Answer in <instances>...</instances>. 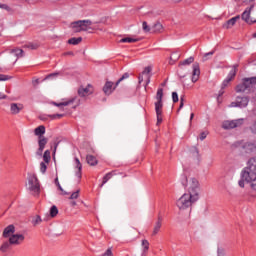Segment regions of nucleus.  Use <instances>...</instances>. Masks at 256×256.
Listing matches in <instances>:
<instances>
[{"mask_svg": "<svg viewBox=\"0 0 256 256\" xmlns=\"http://www.w3.org/2000/svg\"><path fill=\"white\" fill-rule=\"evenodd\" d=\"M241 179L238 184L242 189L245 187V183L250 185L253 191H256V160L250 158L247 162V166L244 167L240 173Z\"/></svg>", "mask_w": 256, "mask_h": 256, "instance_id": "nucleus-1", "label": "nucleus"}, {"mask_svg": "<svg viewBox=\"0 0 256 256\" xmlns=\"http://www.w3.org/2000/svg\"><path fill=\"white\" fill-rule=\"evenodd\" d=\"M256 76L243 78L241 83L235 87L236 93H253L255 91Z\"/></svg>", "mask_w": 256, "mask_h": 256, "instance_id": "nucleus-2", "label": "nucleus"}, {"mask_svg": "<svg viewBox=\"0 0 256 256\" xmlns=\"http://www.w3.org/2000/svg\"><path fill=\"white\" fill-rule=\"evenodd\" d=\"M181 183L184 187H188V194L190 195H196V197L199 199V180L196 178H190L187 179V176L183 175L181 177Z\"/></svg>", "mask_w": 256, "mask_h": 256, "instance_id": "nucleus-3", "label": "nucleus"}, {"mask_svg": "<svg viewBox=\"0 0 256 256\" xmlns=\"http://www.w3.org/2000/svg\"><path fill=\"white\" fill-rule=\"evenodd\" d=\"M45 126L40 125L37 128L34 129V135L38 137V150H37V155H43V151L45 150V145L49 142V140L43 136L45 135Z\"/></svg>", "mask_w": 256, "mask_h": 256, "instance_id": "nucleus-4", "label": "nucleus"}, {"mask_svg": "<svg viewBox=\"0 0 256 256\" xmlns=\"http://www.w3.org/2000/svg\"><path fill=\"white\" fill-rule=\"evenodd\" d=\"M199 201L197 195L185 193L176 202L178 209H189L193 203Z\"/></svg>", "mask_w": 256, "mask_h": 256, "instance_id": "nucleus-5", "label": "nucleus"}, {"mask_svg": "<svg viewBox=\"0 0 256 256\" xmlns=\"http://www.w3.org/2000/svg\"><path fill=\"white\" fill-rule=\"evenodd\" d=\"M91 25H93L91 20H79L72 23V29H74L75 33H81V31H89Z\"/></svg>", "mask_w": 256, "mask_h": 256, "instance_id": "nucleus-6", "label": "nucleus"}, {"mask_svg": "<svg viewBox=\"0 0 256 256\" xmlns=\"http://www.w3.org/2000/svg\"><path fill=\"white\" fill-rule=\"evenodd\" d=\"M151 71H153V68L151 66H147L144 68L143 72L138 76L139 85H141L143 81H146L145 87H147V85L151 83Z\"/></svg>", "mask_w": 256, "mask_h": 256, "instance_id": "nucleus-7", "label": "nucleus"}, {"mask_svg": "<svg viewBox=\"0 0 256 256\" xmlns=\"http://www.w3.org/2000/svg\"><path fill=\"white\" fill-rule=\"evenodd\" d=\"M28 189L31 191L32 195H39L41 191V186L39 185V180L35 176H31L28 179Z\"/></svg>", "mask_w": 256, "mask_h": 256, "instance_id": "nucleus-8", "label": "nucleus"}, {"mask_svg": "<svg viewBox=\"0 0 256 256\" xmlns=\"http://www.w3.org/2000/svg\"><path fill=\"white\" fill-rule=\"evenodd\" d=\"M240 147H241L242 153L251 155V153H255L256 151V142L255 141L241 142Z\"/></svg>", "mask_w": 256, "mask_h": 256, "instance_id": "nucleus-9", "label": "nucleus"}, {"mask_svg": "<svg viewBox=\"0 0 256 256\" xmlns=\"http://www.w3.org/2000/svg\"><path fill=\"white\" fill-rule=\"evenodd\" d=\"M249 105V97L247 96H237L234 102H231L230 107H239L244 109Z\"/></svg>", "mask_w": 256, "mask_h": 256, "instance_id": "nucleus-10", "label": "nucleus"}, {"mask_svg": "<svg viewBox=\"0 0 256 256\" xmlns=\"http://www.w3.org/2000/svg\"><path fill=\"white\" fill-rule=\"evenodd\" d=\"M243 121L244 119L226 120L223 122L222 127L223 129H235V127H241Z\"/></svg>", "mask_w": 256, "mask_h": 256, "instance_id": "nucleus-11", "label": "nucleus"}, {"mask_svg": "<svg viewBox=\"0 0 256 256\" xmlns=\"http://www.w3.org/2000/svg\"><path fill=\"white\" fill-rule=\"evenodd\" d=\"M255 6L251 5L249 8H246V10L242 13V19L245 21V23H248V25H253V23H256V20H251V11H253V8Z\"/></svg>", "mask_w": 256, "mask_h": 256, "instance_id": "nucleus-12", "label": "nucleus"}, {"mask_svg": "<svg viewBox=\"0 0 256 256\" xmlns=\"http://www.w3.org/2000/svg\"><path fill=\"white\" fill-rule=\"evenodd\" d=\"M192 83H197L199 81V77L201 76V68L199 67V63L195 62L192 65Z\"/></svg>", "mask_w": 256, "mask_h": 256, "instance_id": "nucleus-13", "label": "nucleus"}, {"mask_svg": "<svg viewBox=\"0 0 256 256\" xmlns=\"http://www.w3.org/2000/svg\"><path fill=\"white\" fill-rule=\"evenodd\" d=\"M79 97H89V95H93V87L91 84H88L86 87H80L78 89Z\"/></svg>", "mask_w": 256, "mask_h": 256, "instance_id": "nucleus-14", "label": "nucleus"}, {"mask_svg": "<svg viewBox=\"0 0 256 256\" xmlns=\"http://www.w3.org/2000/svg\"><path fill=\"white\" fill-rule=\"evenodd\" d=\"M25 241V236L23 234H13L9 238L10 245H21Z\"/></svg>", "mask_w": 256, "mask_h": 256, "instance_id": "nucleus-15", "label": "nucleus"}, {"mask_svg": "<svg viewBox=\"0 0 256 256\" xmlns=\"http://www.w3.org/2000/svg\"><path fill=\"white\" fill-rule=\"evenodd\" d=\"M24 106L21 103H11L10 104V113L11 115H19L23 111Z\"/></svg>", "mask_w": 256, "mask_h": 256, "instance_id": "nucleus-16", "label": "nucleus"}, {"mask_svg": "<svg viewBox=\"0 0 256 256\" xmlns=\"http://www.w3.org/2000/svg\"><path fill=\"white\" fill-rule=\"evenodd\" d=\"M115 89H117V86L111 81H107L103 87L105 95H111Z\"/></svg>", "mask_w": 256, "mask_h": 256, "instance_id": "nucleus-17", "label": "nucleus"}, {"mask_svg": "<svg viewBox=\"0 0 256 256\" xmlns=\"http://www.w3.org/2000/svg\"><path fill=\"white\" fill-rule=\"evenodd\" d=\"M65 117V114H44L42 116H40V120L41 121H47L48 119H50L51 121H55L56 119H61Z\"/></svg>", "mask_w": 256, "mask_h": 256, "instance_id": "nucleus-18", "label": "nucleus"}, {"mask_svg": "<svg viewBox=\"0 0 256 256\" xmlns=\"http://www.w3.org/2000/svg\"><path fill=\"white\" fill-rule=\"evenodd\" d=\"M73 103H75V98H70L69 100L57 103V102H53L52 104L55 107H59L61 109V111H63V107H67L69 105H73Z\"/></svg>", "mask_w": 256, "mask_h": 256, "instance_id": "nucleus-19", "label": "nucleus"}, {"mask_svg": "<svg viewBox=\"0 0 256 256\" xmlns=\"http://www.w3.org/2000/svg\"><path fill=\"white\" fill-rule=\"evenodd\" d=\"M74 163H75L76 169H78L76 171V177L78 179H81V177H82V172L81 171H83V164H81V161H79V158H77V157L74 158Z\"/></svg>", "mask_w": 256, "mask_h": 256, "instance_id": "nucleus-20", "label": "nucleus"}, {"mask_svg": "<svg viewBox=\"0 0 256 256\" xmlns=\"http://www.w3.org/2000/svg\"><path fill=\"white\" fill-rule=\"evenodd\" d=\"M115 175H117V170H113L111 172H108L102 180V185H100V187H103V185H105L110 179H112L113 177H115Z\"/></svg>", "mask_w": 256, "mask_h": 256, "instance_id": "nucleus-21", "label": "nucleus"}, {"mask_svg": "<svg viewBox=\"0 0 256 256\" xmlns=\"http://www.w3.org/2000/svg\"><path fill=\"white\" fill-rule=\"evenodd\" d=\"M162 225H163V218H161V216H159L157 222L154 225L152 235H157V233H159V231H161Z\"/></svg>", "mask_w": 256, "mask_h": 256, "instance_id": "nucleus-22", "label": "nucleus"}, {"mask_svg": "<svg viewBox=\"0 0 256 256\" xmlns=\"http://www.w3.org/2000/svg\"><path fill=\"white\" fill-rule=\"evenodd\" d=\"M141 246H142L141 256H147V253H149V241L145 239L142 240Z\"/></svg>", "mask_w": 256, "mask_h": 256, "instance_id": "nucleus-23", "label": "nucleus"}, {"mask_svg": "<svg viewBox=\"0 0 256 256\" xmlns=\"http://www.w3.org/2000/svg\"><path fill=\"white\" fill-rule=\"evenodd\" d=\"M239 67V64H235L232 66V69L230 70L227 78L230 79V81H233L235 79V75H237V69Z\"/></svg>", "mask_w": 256, "mask_h": 256, "instance_id": "nucleus-24", "label": "nucleus"}, {"mask_svg": "<svg viewBox=\"0 0 256 256\" xmlns=\"http://www.w3.org/2000/svg\"><path fill=\"white\" fill-rule=\"evenodd\" d=\"M12 233H15V226L9 225L3 231V237H10Z\"/></svg>", "mask_w": 256, "mask_h": 256, "instance_id": "nucleus-25", "label": "nucleus"}, {"mask_svg": "<svg viewBox=\"0 0 256 256\" xmlns=\"http://www.w3.org/2000/svg\"><path fill=\"white\" fill-rule=\"evenodd\" d=\"M241 17L240 16H235L231 19H229L227 22H226V29H230V27H233L235 25V23H237V21H239Z\"/></svg>", "mask_w": 256, "mask_h": 256, "instance_id": "nucleus-26", "label": "nucleus"}, {"mask_svg": "<svg viewBox=\"0 0 256 256\" xmlns=\"http://www.w3.org/2000/svg\"><path fill=\"white\" fill-rule=\"evenodd\" d=\"M86 161H87L88 165H91L92 167H95V165H97V163H98L97 158L93 155H87Z\"/></svg>", "mask_w": 256, "mask_h": 256, "instance_id": "nucleus-27", "label": "nucleus"}, {"mask_svg": "<svg viewBox=\"0 0 256 256\" xmlns=\"http://www.w3.org/2000/svg\"><path fill=\"white\" fill-rule=\"evenodd\" d=\"M155 112L156 115H163V102H155Z\"/></svg>", "mask_w": 256, "mask_h": 256, "instance_id": "nucleus-28", "label": "nucleus"}, {"mask_svg": "<svg viewBox=\"0 0 256 256\" xmlns=\"http://www.w3.org/2000/svg\"><path fill=\"white\" fill-rule=\"evenodd\" d=\"M81 41H83L82 37H78V38L73 37L68 40V43H69V45H79V43H81Z\"/></svg>", "mask_w": 256, "mask_h": 256, "instance_id": "nucleus-29", "label": "nucleus"}, {"mask_svg": "<svg viewBox=\"0 0 256 256\" xmlns=\"http://www.w3.org/2000/svg\"><path fill=\"white\" fill-rule=\"evenodd\" d=\"M152 31H153V33H161V31H163V25L161 23L157 22L152 27Z\"/></svg>", "mask_w": 256, "mask_h": 256, "instance_id": "nucleus-30", "label": "nucleus"}, {"mask_svg": "<svg viewBox=\"0 0 256 256\" xmlns=\"http://www.w3.org/2000/svg\"><path fill=\"white\" fill-rule=\"evenodd\" d=\"M195 58L193 56H190L189 58L185 59L184 61L180 62V67H183L185 65H191V63H194Z\"/></svg>", "mask_w": 256, "mask_h": 256, "instance_id": "nucleus-31", "label": "nucleus"}, {"mask_svg": "<svg viewBox=\"0 0 256 256\" xmlns=\"http://www.w3.org/2000/svg\"><path fill=\"white\" fill-rule=\"evenodd\" d=\"M41 223H43V219H41V216L36 215L32 218V225H34V227H36V225H41Z\"/></svg>", "mask_w": 256, "mask_h": 256, "instance_id": "nucleus-32", "label": "nucleus"}, {"mask_svg": "<svg viewBox=\"0 0 256 256\" xmlns=\"http://www.w3.org/2000/svg\"><path fill=\"white\" fill-rule=\"evenodd\" d=\"M156 101L163 102V88H158L156 93Z\"/></svg>", "mask_w": 256, "mask_h": 256, "instance_id": "nucleus-33", "label": "nucleus"}, {"mask_svg": "<svg viewBox=\"0 0 256 256\" xmlns=\"http://www.w3.org/2000/svg\"><path fill=\"white\" fill-rule=\"evenodd\" d=\"M43 161H44V163H49V161H51V151L46 150L44 152Z\"/></svg>", "mask_w": 256, "mask_h": 256, "instance_id": "nucleus-34", "label": "nucleus"}, {"mask_svg": "<svg viewBox=\"0 0 256 256\" xmlns=\"http://www.w3.org/2000/svg\"><path fill=\"white\" fill-rule=\"evenodd\" d=\"M137 41H139V40L135 39V38L126 37V38H122L120 40V43H137Z\"/></svg>", "mask_w": 256, "mask_h": 256, "instance_id": "nucleus-35", "label": "nucleus"}, {"mask_svg": "<svg viewBox=\"0 0 256 256\" xmlns=\"http://www.w3.org/2000/svg\"><path fill=\"white\" fill-rule=\"evenodd\" d=\"M58 213H59V209H57V206H52L50 208V216L51 217H57Z\"/></svg>", "mask_w": 256, "mask_h": 256, "instance_id": "nucleus-36", "label": "nucleus"}, {"mask_svg": "<svg viewBox=\"0 0 256 256\" xmlns=\"http://www.w3.org/2000/svg\"><path fill=\"white\" fill-rule=\"evenodd\" d=\"M124 79H129V73H124L122 77L118 79L117 82L115 83V87H118L119 83H121V81H124Z\"/></svg>", "mask_w": 256, "mask_h": 256, "instance_id": "nucleus-37", "label": "nucleus"}, {"mask_svg": "<svg viewBox=\"0 0 256 256\" xmlns=\"http://www.w3.org/2000/svg\"><path fill=\"white\" fill-rule=\"evenodd\" d=\"M11 243L10 242H4L2 244V246L0 247V251H2L3 253H5V251H7L10 247Z\"/></svg>", "mask_w": 256, "mask_h": 256, "instance_id": "nucleus-38", "label": "nucleus"}, {"mask_svg": "<svg viewBox=\"0 0 256 256\" xmlns=\"http://www.w3.org/2000/svg\"><path fill=\"white\" fill-rule=\"evenodd\" d=\"M47 165H49V163L46 162H41L40 163V171L41 173H46L47 172Z\"/></svg>", "mask_w": 256, "mask_h": 256, "instance_id": "nucleus-39", "label": "nucleus"}, {"mask_svg": "<svg viewBox=\"0 0 256 256\" xmlns=\"http://www.w3.org/2000/svg\"><path fill=\"white\" fill-rule=\"evenodd\" d=\"M12 53H14L16 57H23V49L16 48L12 50Z\"/></svg>", "mask_w": 256, "mask_h": 256, "instance_id": "nucleus-40", "label": "nucleus"}, {"mask_svg": "<svg viewBox=\"0 0 256 256\" xmlns=\"http://www.w3.org/2000/svg\"><path fill=\"white\" fill-rule=\"evenodd\" d=\"M207 135H209V131H204L200 133V136H199L200 141H205V139H207Z\"/></svg>", "mask_w": 256, "mask_h": 256, "instance_id": "nucleus-41", "label": "nucleus"}, {"mask_svg": "<svg viewBox=\"0 0 256 256\" xmlns=\"http://www.w3.org/2000/svg\"><path fill=\"white\" fill-rule=\"evenodd\" d=\"M142 29L145 31V33H149V31H151V28H149V25H147L146 21L142 23Z\"/></svg>", "mask_w": 256, "mask_h": 256, "instance_id": "nucleus-42", "label": "nucleus"}, {"mask_svg": "<svg viewBox=\"0 0 256 256\" xmlns=\"http://www.w3.org/2000/svg\"><path fill=\"white\" fill-rule=\"evenodd\" d=\"M172 101L173 103L179 102V95L177 94V92H172Z\"/></svg>", "mask_w": 256, "mask_h": 256, "instance_id": "nucleus-43", "label": "nucleus"}, {"mask_svg": "<svg viewBox=\"0 0 256 256\" xmlns=\"http://www.w3.org/2000/svg\"><path fill=\"white\" fill-rule=\"evenodd\" d=\"M69 199H71V200H73V199H79V190L73 192V193L70 195Z\"/></svg>", "mask_w": 256, "mask_h": 256, "instance_id": "nucleus-44", "label": "nucleus"}, {"mask_svg": "<svg viewBox=\"0 0 256 256\" xmlns=\"http://www.w3.org/2000/svg\"><path fill=\"white\" fill-rule=\"evenodd\" d=\"M157 117V125H161L163 123V114H156Z\"/></svg>", "mask_w": 256, "mask_h": 256, "instance_id": "nucleus-45", "label": "nucleus"}, {"mask_svg": "<svg viewBox=\"0 0 256 256\" xmlns=\"http://www.w3.org/2000/svg\"><path fill=\"white\" fill-rule=\"evenodd\" d=\"M214 54H215V51H211V52L204 54L203 61H207L209 59V56L214 55Z\"/></svg>", "mask_w": 256, "mask_h": 256, "instance_id": "nucleus-46", "label": "nucleus"}, {"mask_svg": "<svg viewBox=\"0 0 256 256\" xmlns=\"http://www.w3.org/2000/svg\"><path fill=\"white\" fill-rule=\"evenodd\" d=\"M11 79V76L0 74V81H9Z\"/></svg>", "mask_w": 256, "mask_h": 256, "instance_id": "nucleus-47", "label": "nucleus"}, {"mask_svg": "<svg viewBox=\"0 0 256 256\" xmlns=\"http://www.w3.org/2000/svg\"><path fill=\"white\" fill-rule=\"evenodd\" d=\"M229 83H231V79L226 78V79L222 82V89H225V87H227V85H229Z\"/></svg>", "mask_w": 256, "mask_h": 256, "instance_id": "nucleus-48", "label": "nucleus"}, {"mask_svg": "<svg viewBox=\"0 0 256 256\" xmlns=\"http://www.w3.org/2000/svg\"><path fill=\"white\" fill-rule=\"evenodd\" d=\"M184 102H185V96H181V97H180V106H179V110L183 109Z\"/></svg>", "mask_w": 256, "mask_h": 256, "instance_id": "nucleus-49", "label": "nucleus"}, {"mask_svg": "<svg viewBox=\"0 0 256 256\" xmlns=\"http://www.w3.org/2000/svg\"><path fill=\"white\" fill-rule=\"evenodd\" d=\"M217 256H225V250L223 248H218Z\"/></svg>", "mask_w": 256, "mask_h": 256, "instance_id": "nucleus-50", "label": "nucleus"}, {"mask_svg": "<svg viewBox=\"0 0 256 256\" xmlns=\"http://www.w3.org/2000/svg\"><path fill=\"white\" fill-rule=\"evenodd\" d=\"M58 189H59V191H61L62 192V195H68V193L67 192H65V190H63V187H61V184H58Z\"/></svg>", "mask_w": 256, "mask_h": 256, "instance_id": "nucleus-51", "label": "nucleus"}, {"mask_svg": "<svg viewBox=\"0 0 256 256\" xmlns=\"http://www.w3.org/2000/svg\"><path fill=\"white\" fill-rule=\"evenodd\" d=\"M0 9H5L6 11H9V6L7 4H0Z\"/></svg>", "mask_w": 256, "mask_h": 256, "instance_id": "nucleus-52", "label": "nucleus"}, {"mask_svg": "<svg viewBox=\"0 0 256 256\" xmlns=\"http://www.w3.org/2000/svg\"><path fill=\"white\" fill-rule=\"evenodd\" d=\"M51 77H57V73L50 74V75L46 76L45 79H51Z\"/></svg>", "mask_w": 256, "mask_h": 256, "instance_id": "nucleus-53", "label": "nucleus"}, {"mask_svg": "<svg viewBox=\"0 0 256 256\" xmlns=\"http://www.w3.org/2000/svg\"><path fill=\"white\" fill-rule=\"evenodd\" d=\"M225 93V91L223 90V88H221V90L218 93V97H222V95Z\"/></svg>", "mask_w": 256, "mask_h": 256, "instance_id": "nucleus-54", "label": "nucleus"}, {"mask_svg": "<svg viewBox=\"0 0 256 256\" xmlns=\"http://www.w3.org/2000/svg\"><path fill=\"white\" fill-rule=\"evenodd\" d=\"M0 99H7V95L0 93Z\"/></svg>", "mask_w": 256, "mask_h": 256, "instance_id": "nucleus-55", "label": "nucleus"}, {"mask_svg": "<svg viewBox=\"0 0 256 256\" xmlns=\"http://www.w3.org/2000/svg\"><path fill=\"white\" fill-rule=\"evenodd\" d=\"M195 117V114L194 113H191L190 115V123L193 121V118Z\"/></svg>", "mask_w": 256, "mask_h": 256, "instance_id": "nucleus-56", "label": "nucleus"}, {"mask_svg": "<svg viewBox=\"0 0 256 256\" xmlns=\"http://www.w3.org/2000/svg\"><path fill=\"white\" fill-rule=\"evenodd\" d=\"M70 205H71V207H75V205H77V202L71 201V202H70Z\"/></svg>", "mask_w": 256, "mask_h": 256, "instance_id": "nucleus-57", "label": "nucleus"}, {"mask_svg": "<svg viewBox=\"0 0 256 256\" xmlns=\"http://www.w3.org/2000/svg\"><path fill=\"white\" fill-rule=\"evenodd\" d=\"M55 185H56V186H59V185H60V183H59V178H56V179H55Z\"/></svg>", "mask_w": 256, "mask_h": 256, "instance_id": "nucleus-58", "label": "nucleus"}, {"mask_svg": "<svg viewBox=\"0 0 256 256\" xmlns=\"http://www.w3.org/2000/svg\"><path fill=\"white\" fill-rule=\"evenodd\" d=\"M55 151H57V144L55 145L54 153H55Z\"/></svg>", "mask_w": 256, "mask_h": 256, "instance_id": "nucleus-59", "label": "nucleus"}, {"mask_svg": "<svg viewBox=\"0 0 256 256\" xmlns=\"http://www.w3.org/2000/svg\"><path fill=\"white\" fill-rule=\"evenodd\" d=\"M253 37L256 38V32L253 34Z\"/></svg>", "mask_w": 256, "mask_h": 256, "instance_id": "nucleus-60", "label": "nucleus"}, {"mask_svg": "<svg viewBox=\"0 0 256 256\" xmlns=\"http://www.w3.org/2000/svg\"><path fill=\"white\" fill-rule=\"evenodd\" d=\"M197 155H199V150H196Z\"/></svg>", "mask_w": 256, "mask_h": 256, "instance_id": "nucleus-61", "label": "nucleus"}, {"mask_svg": "<svg viewBox=\"0 0 256 256\" xmlns=\"http://www.w3.org/2000/svg\"><path fill=\"white\" fill-rule=\"evenodd\" d=\"M254 101H256V94H255V96H254Z\"/></svg>", "mask_w": 256, "mask_h": 256, "instance_id": "nucleus-62", "label": "nucleus"}, {"mask_svg": "<svg viewBox=\"0 0 256 256\" xmlns=\"http://www.w3.org/2000/svg\"><path fill=\"white\" fill-rule=\"evenodd\" d=\"M180 77H185V75H183V76L180 75Z\"/></svg>", "mask_w": 256, "mask_h": 256, "instance_id": "nucleus-63", "label": "nucleus"}, {"mask_svg": "<svg viewBox=\"0 0 256 256\" xmlns=\"http://www.w3.org/2000/svg\"><path fill=\"white\" fill-rule=\"evenodd\" d=\"M253 159H255V161H256V158H253Z\"/></svg>", "mask_w": 256, "mask_h": 256, "instance_id": "nucleus-64", "label": "nucleus"}]
</instances>
